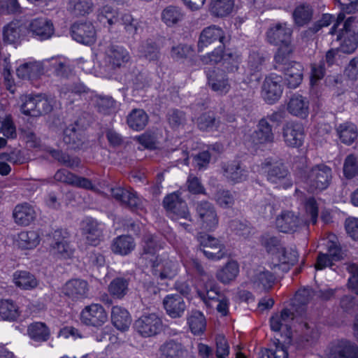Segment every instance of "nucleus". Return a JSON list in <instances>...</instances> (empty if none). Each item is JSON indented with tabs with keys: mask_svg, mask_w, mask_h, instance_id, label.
Masks as SVG:
<instances>
[{
	"mask_svg": "<svg viewBox=\"0 0 358 358\" xmlns=\"http://www.w3.org/2000/svg\"><path fill=\"white\" fill-rule=\"evenodd\" d=\"M225 41L224 31L220 27L211 25L204 28L200 34L198 41L199 52H201L204 48L210 44L218 43L219 45L212 52L203 57V62L214 64L220 62L223 58Z\"/></svg>",
	"mask_w": 358,
	"mask_h": 358,
	"instance_id": "1",
	"label": "nucleus"
},
{
	"mask_svg": "<svg viewBox=\"0 0 358 358\" xmlns=\"http://www.w3.org/2000/svg\"><path fill=\"white\" fill-rule=\"evenodd\" d=\"M260 169L269 182L284 189L292 186L291 174L282 159L273 157L266 158L260 164Z\"/></svg>",
	"mask_w": 358,
	"mask_h": 358,
	"instance_id": "2",
	"label": "nucleus"
},
{
	"mask_svg": "<svg viewBox=\"0 0 358 358\" xmlns=\"http://www.w3.org/2000/svg\"><path fill=\"white\" fill-rule=\"evenodd\" d=\"M196 224L206 231H215L219 224V216L213 203L202 200L194 203Z\"/></svg>",
	"mask_w": 358,
	"mask_h": 358,
	"instance_id": "3",
	"label": "nucleus"
},
{
	"mask_svg": "<svg viewBox=\"0 0 358 358\" xmlns=\"http://www.w3.org/2000/svg\"><path fill=\"white\" fill-rule=\"evenodd\" d=\"M301 178L309 187L310 191H322L330 184L332 178L331 169L324 164H317L304 171Z\"/></svg>",
	"mask_w": 358,
	"mask_h": 358,
	"instance_id": "4",
	"label": "nucleus"
},
{
	"mask_svg": "<svg viewBox=\"0 0 358 358\" xmlns=\"http://www.w3.org/2000/svg\"><path fill=\"white\" fill-rule=\"evenodd\" d=\"M162 205L171 220L192 221L187 204L182 198L180 192H175L166 195L163 199Z\"/></svg>",
	"mask_w": 358,
	"mask_h": 358,
	"instance_id": "5",
	"label": "nucleus"
},
{
	"mask_svg": "<svg viewBox=\"0 0 358 358\" xmlns=\"http://www.w3.org/2000/svg\"><path fill=\"white\" fill-rule=\"evenodd\" d=\"M50 252L55 257L69 259L73 257L75 249L69 241V234L66 230L57 229L52 234Z\"/></svg>",
	"mask_w": 358,
	"mask_h": 358,
	"instance_id": "6",
	"label": "nucleus"
},
{
	"mask_svg": "<svg viewBox=\"0 0 358 358\" xmlns=\"http://www.w3.org/2000/svg\"><path fill=\"white\" fill-rule=\"evenodd\" d=\"M355 20V17H348L343 22V27L338 31L336 38L340 41L339 50L343 53L351 54L358 46V34L352 26Z\"/></svg>",
	"mask_w": 358,
	"mask_h": 358,
	"instance_id": "7",
	"label": "nucleus"
},
{
	"mask_svg": "<svg viewBox=\"0 0 358 358\" xmlns=\"http://www.w3.org/2000/svg\"><path fill=\"white\" fill-rule=\"evenodd\" d=\"M136 331L143 337L155 336L163 329L162 319L155 313H145L134 322Z\"/></svg>",
	"mask_w": 358,
	"mask_h": 358,
	"instance_id": "8",
	"label": "nucleus"
},
{
	"mask_svg": "<svg viewBox=\"0 0 358 358\" xmlns=\"http://www.w3.org/2000/svg\"><path fill=\"white\" fill-rule=\"evenodd\" d=\"M27 33L40 41L50 39L55 34V27L51 20L45 17L31 19L26 24Z\"/></svg>",
	"mask_w": 358,
	"mask_h": 358,
	"instance_id": "9",
	"label": "nucleus"
},
{
	"mask_svg": "<svg viewBox=\"0 0 358 358\" xmlns=\"http://www.w3.org/2000/svg\"><path fill=\"white\" fill-rule=\"evenodd\" d=\"M282 136L287 147L300 148L305 137L303 124L295 121L285 122L282 127Z\"/></svg>",
	"mask_w": 358,
	"mask_h": 358,
	"instance_id": "10",
	"label": "nucleus"
},
{
	"mask_svg": "<svg viewBox=\"0 0 358 358\" xmlns=\"http://www.w3.org/2000/svg\"><path fill=\"white\" fill-rule=\"evenodd\" d=\"M80 320L87 326L99 327L108 320V315L104 308L99 303H92L85 306L80 313Z\"/></svg>",
	"mask_w": 358,
	"mask_h": 358,
	"instance_id": "11",
	"label": "nucleus"
},
{
	"mask_svg": "<svg viewBox=\"0 0 358 358\" xmlns=\"http://www.w3.org/2000/svg\"><path fill=\"white\" fill-rule=\"evenodd\" d=\"M296 315L294 310L288 308H284L280 313L273 315L269 320L271 330L275 332L284 331L286 339L289 343L292 323Z\"/></svg>",
	"mask_w": 358,
	"mask_h": 358,
	"instance_id": "12",
	"label": "nucleus"
},
{
	"mask_svg": "<svg viewBox=\"0 0 358 358\" xmlns=\"http://www.w3.org/2000/svg\"><path fill=\"white\" fill-rule=\"evenodd\" d=\"M292 29L286 22H278L271 26L266 32L269 43L275 45H292Z\"/></svg>",
	"mask_w": 358,
	"mask_h": 358,
	"instance_id": "13",
	"label": "nucleus"
},
{
	"mask_svg": "<svg viewBox=\"0 0 358 358\" xmlns=\"http://www.w3.org/2000/svg\"><path fill=\"white\" fill-rule=\"evenodd\" d=\"M80 230L89 245L96 246L103 238V225L92 217H86L81 222Z\"/></svg>",
	"mask_w": 358,
	"mask_h": 358,
	"instance_id": "14",
	"label": "nucleus"
},
{
	"mask_svg": "<svg viewBox=\"0 0 358 358\" xmlns=\"http://www.w3.org/2000/svg\"><path fill=\"white\" fill-rule=\"evenodd\" d=\"M251 143L254 145H271L275 142V134L272 125L265 119H260L255 130L250 136Z\"/></svg>",
	"mask_w": 358,
	"mask_h": 358,
	"instance_id": "15",
	"label": "nucleus"
},
{
	"mask_svg": "<svg viewBox=\"0 0 358 358\" xmlns=\"http://www.w3.org/2000/svg\"><path fill=\"white\" fill-rule=\"evenodd\" d=\"M159 358H191L188 348L178 339L164 341L159 348Z\"/></svg>",
	"mask_w": 358,
	"mask_h": 358,
	"instance_id": "16",
	"label": "nucleus"
},
{
	"mask_svg": "<svg viewBox=\"0 0 358 358\" xmlns=\"http://www.w3.org/2000/svg\"><path fill=\"white\" fill-rule=\"evenodd\" d=\"M62 293L72 301H80L89 297L90 286L85 280L72 279L63 286Z\"/></svg>",
	"mask_w": 358,
	"mask_h": 358,
	"instance_id": "17",
	"label": "nucleus"
},
{
	"mask_svg": "<svg viewBox=\"0 0 358 358\" xmlns=\"http://www.w3.org/2000/svg\"><path fill=\"white\" fill-rule=\"evenodd\" d=\"M327 358H358V345L346 339L337 341L332 343Z\"/></svg>",
	"mask_w": 358,
	"mask_h": 358,
	"instance_id": "18",
	"label": "nucleus"
},
{
	"mask_svg": "<svg viewBox=\"0 0 358 358\" xmlns=\"http://www.w3.org/2000/svg\"><path fill=\"white\" fill-rule=\"evenodd\" d=\"M129 52L122 46L111 45L106 50L105 60L111 69H120L130 60Z\"/></svg>",
	"mask_w": 358,
	"mask_h": 358,
	"instance_id": "19",
	"label": "nucleus"
},
{
	"mask_svg": "<svg viewBox=\"0 0 358 358\" xmlns=\"http://www.w3.org/2000/svg\"><path fill=\"white\" fill-rule=\"evenodd\" d=\"M71 30L72 38L78 43L92 45L96 41V31L90 22H75Z\"/></svg>",
	"mask_w": 358,
	"mask_h": 358,
	"instance_id": "20",
	"label": "nucleus"
},
{
	"mask_svg": "<svg viewBox=\"0 0 358 358\" xmlns=\"http://www.w3.org/2000/svg\"><path fill=\"white\" fill-rule=\"evenodd\" d=\"M112 196L117 201L126 205L131 210H136L143 208V202L133 189H127L122 187H115L110 189Z\"/></svg>",
	"mask_w": 358,
	"mask_h": 358,
	"instance_id": "21",
	"label": "nucleus"
},
{
	"mask_svg": "<svg viewBox=\"0 0 358 358\" xmlns=\"http://www.w3.org/2000/svg\"><path fill=\"white\" fill-rule=\"evenodd\" d=\"M222 169L226 180L232 184L243 182L248 176V169L240 161L234 160L224 163Z\"/></svg>",
	"mask_w": 358,
	"mask_h": 358,
	"instance_id": "22",
	"label": "nucleus"
},
{
	"mask_svg": "<svg viewBox=\"0 0 358 358\" xmlns=\"http://www.w3.org/2000/svg\"><path fill=\"white\" fill-rule=\"evenodd\" d=\"M196 294L208 308H213L214 303L224 296L216 282L210 279L196 289Z\"/></svg>",
	"mask_w": 358,
	"mask_h": 358,
	"instance_id": "23",
	"label": "nucleus"
},
{
	"mask_svg": "<svg viewBox=\"0 0 358 358\" xmlns=\"http://www.w3.org/2000/svg\"><path fill=\"white\" fill-rule=\"evenodd\" d=\"M281 83V76L275 74L266 78L262 87V94L268 103L272 104L280 98L282 94Z\"/></svg>",
	"mask_w": 358,
	"mask_h": 358,
	"instance_id": "24",
	"label": "nucleus"
},
{
	"mask_svg": "<svg viewBox=\"0 0 358 358\" xmlns=\"http://www.w3.org/2000/svg\"><path fill=\"white\" fill-rule=\"evenodd\" d=\"M150 265L152 274L159 276L161 280L171 279L178 273V264L176 262L171 260L161 261L157 257L150 260Z\"/></svg>",
	"mask_w": 358,
	"mask_h": 358,
	"instance_id": "25",
	"label": "nucleus"
},
{
	"mask_svg": "<svg viewBox=\"0 0 358 358\" xmlns=\"http://www.w3.org/2000/svg\"><path fill=\"white\" fill-rule=\"evenodd\" d=\"M163 306L166 314L173 319L182 317L187 308L183 297L178 294L166 295L163 299Z\"/></svg>",
	"mask_w": 358,
	"mask_h": 358,
	"instance_id": "26",
	"label": "nucleus"
},
{
	"mask_svg": "<svg viewBox=\"0 0 358 358\" xmlns=\"http://www.w3.org/2000/svg\"><path fill=\"white\" fill-rule=\"evenodd\" d=\"M27 29L25 24L14 20L4 26L3 39L5 43L15 44L19 43L27 34Z\"/></svg>",
	"mask_w": 358,
	"mask_h": 358,
	"instance_id": "27",
	"label": "nucleus"
},
{
	"mask_svg": "<svg viewBox=\"0 0 358 358\" xmlns=\"http://www.w3.org/2000/svg\"><path fill=\"white\" fill-rule=\"evenodd\" d=\"M302 224V221L294 212L289 210L282 211L277 217L276 227L283 233H293Z\"/></svg>",
	"mask_w": 358,
	"mask_h": 358,
	"instance_id": "28",
	"label": "nucleus"
},
{
	"mask_svg": "<svg viewBox=\"0 0 358 358\" xmlns=\"http://www.w3.org/2000/svg\"><path fill=\"white\" fill-rule=\"evenodd\" d=\"M309 100L299 94H293L289 99L287 110L293 116L304 119L309 114Z\"/></svg>",
	"mask_w": 358,
	"mask_h": 358,
	"instance_id": "29",
	"label": "nucleus"
},
{
	"mask_svg": "<svg viewBox=\"0 0 358 358\" xmlns=\"http://www.w3.org/2000/svg\"><path fill=\"white\" fill-rule=\"evenodd\" d=\"M313 6L307 2L296 5L292 14L294 24L297 27L308 24L313 20Z\"/></svg>",
	"mask_w": 358,
	"mask_h": 358,
	"instance_id": "30",
	"label": "nucleus"
},
{
	"mask_svg": "<svg viewBox=\"0 0 358 358\" xmlns=\"http://www.w3.org/2000/svg\"><path fill=\"white\" fill-rule=\"evenodd\" d=\"M274 275L265 269H257L250 276V282L255 289L259 291L270 289L275 282Z\"/></svg>",
	"mask_w": 358,
	"mask_h": 358,
	"instance_id": "31",
	"label": "nucleus"
},
{
	"mask_svg": "<svg viewBox=\"0 0 358 358\" xmlns=\"http://www.w3.org/2000/svg\"><path fill=\"white\" fill-rule=\"evenodd\" d=\"M303 65L299 62L290 63L285 69L281 71L284 74L285 83L289 88L295 89L303 80Z\"/></svg>",
	"mask_w": 358,
	"mask_h": 358,
	"instance_id": "32",
	"label": "nucleus"
},
{
	"mask_svg": "<svg viewBox=\"0 0 358 358\" xmlns=\"http://www.w3.org/2000/svg\"><path fill=\"white\" fill-rule=\"evenodd\" d=\"M111 321L114 327L121 331L128 330L131 322L129 312L121 306H113L111 311Z\"/></svg>",
	"mask_w": 358,
	"mask_h": 358,
	"instance_id": "33",
	"label": "nucleus"
},
{
	"mask_svg": "<svg viewBox=\"0 0 358 358\" xmlns=\"http://www.w3.org/2000/svg\"><path fill=\"white\" fill-rule=\"evenodd\" d=\"M135 246L134 240L131 236L122 235L113 239L110 248L113 253L124 256L131 253Z\"/></svg>",
	"mask_w": 358,
	"mask_h": 358,
	"instance_id": "34",
	"label": "nucleus"
},
{
	"mask_svg": "<svg viewBox=\"0 0 358 358\" xmlns=\"http://www.w3.org/2000/svg\"><path fill=\"white\" fill-rule=\"evenodd\" d=\"M315 295L314 291L310 288L299 289L295 294L292 302V309L298 315L306 312V306L312 300Z\"/></svg>",
	"mask_w": 358,
	"mask_h": 358,
	"instance_id": "35",
	"label": "nucleus"
},
{
	"mask_svg": "<svg viewBox=\"0 0 358 358\" xmlns=\"http://www.w3.org/2000/svg\"><path fill=\"white\" fill-rule=\"evenodd\" d=\"M16 73L22 79H34L43 73V66L40 62H29L20 65Z\"/></svg>",
	"mask_w": 358,
	"mask_h": 358,
	"instance_id": "36",
	"label": "nucleus"
},
{
	"mask_svg": "<svg viewBox=\"0 0 358 358\" xmlns=\"http://www.w3.org/2000/svg\"><path fill=\"white\" fill-rule=\"evenodd\" d=\"M40 243V236L36 231H22L15 239V245L22 250H31Z\"/></svg>",
	"mask_w": 358,
	"mask_h": 358,
	"instance_id": "37",
	"label": "nucleus"
},
{
	"mask_svg": "<svg viewBox=\"0 0 358 358\" xmlns=\"http://www.w3.org/2000/svg\"><path fill=\"white\" fill-rule=\"evenodd\" d=\"M187 324L191 332L194 335H201L206 328V320L202 312L192 310L187 317Z\"/></svg>",
	"mask_w": 358,
	"mask_h": 358,
	"instance_id": "38",
	"label": "nucleus"
},
{
	"mask_svg": "<svg viewBox=\"0 0 358 358\" xmlns=\"http://www.w3.org/2000/svg\"><path fill=\"white\" fill-rule=\"evenodd\" d=\"M238 273V264L234 260H230L223 267L217 270L216 278L220 282L227 285L234 280Z\"/></svg>",
	"mask_w": 358,
	"mask_h": 358,
	"instance_id": "39",
	"label": "nucleus"
},
{
	"mask_svg": "<svg viewBox=\"0 0 358 358\" xmlns=\"http://www.w3.org/2000/svg\"><path fill=\"white\" fill-rule=\"evenodd\" d=\"M36 217V213L31 206L23 203L15 206L13 217L15 222L20 225H29Z\"/></svg>",
	"mask_w": 358,
	"mask_h": 358,
	"instance_id": "40",
	"label": "nucleus"
},
{
	"mask_svg": "<svg viewBox=\"0 0 358 358\" xmlns=\"http://www.w3.org/2000/svg\"><path fill=\"white\" fill-rule=\"evenodd\" d=\"M13 282L17 287L24 290L34 289L38 285L35 275L27 271H15L13 273Z\"/></svg>",
	"mask_w": 358,
	"mask_h": 358,
	"instance_id": "41",
	"label": "nucleus"
},
{
	"mask_svg": "<svg viewBox=\"0 0 358 358\" xmlns=\"http://www.w3.org/2000/svg\"><path fill=\"white\" fill-rule=\"evenodd\" d=\"M63 141L69 149H79L83 145L81 134L77 129V124H71L63 133Z\"/></svg>",
	"mask_w": 358,
	"mask_h": 358,
	"instance_id": "42",
	"label": "nucleus"
},
{
	"mask_svg": "<svg viewBox=\"0 0 358 358\" xmlns=\"http://www.w3.org/2000/svg\"><path fill=\"white\" fill-rule=\"evenodd\" d=\"M148 119V115L143 109L135 108L128 115L127 122L133 130L141 131L147 125Z\"/></svg>",
	"mask_w": 358,
	"mask_h": 358,
	"instance_id": "43",
	"label": "nucleus"
},
{
	"mask_svg": "<svg viewBox=\"0 0 358 358\" xmlns=\"http://www.w3.org/2000/svg\"><path fill=\"white\" fill-rule=\"evenodd\" d=\"M94 3L92 0H69L67 10L75 16H85L92 12Z\"/></svg>",
	"mask_w": 358,
	"mask_h": 358,
	"instance_id": "44",
	"label": "nucleus"
},
{
	"mask_svg": "<svg viewBox=\"0 0 358 358\" xmlns=\"http://www.w3.org/2000/svg\"><path fill=\"white\" fill-rule=\"evenodd\" d=\"M336 132L341 141L346 145H351L358 136L357 127L351 122L340 124L336 127Z\"/></svg>",
	"mask_w": 358,
	"mask_h": 358,
	"instance_id": "45",
	"label": "nucleus"
},
{
	"mask_svg": "<svg viewBox=\"0 0 358 358\" xmlns=\"http://www.w3.org/2000/svg\"><path fill=\"white\" fill-rule=\"evenodd\" d=\"M293 52L292 45H282L279 47L274 55V68L281 71L285 69L293 61H289V57Z\"/></svg>",
	"mask_w": 358,
	"mask_h": 358,
	"instance_id": "46",
	"label": "nucleus"
},
{
	"mask_svg": "<svg viewBox=\"0 0 358 358\" xmlns=\"http://www.w3.org/2000/svg\"><path fill=\"white\" fill-rule=\"evenodd\" d=\"M119 22L123 26L125 33L131 38H134L142 30L141 22L130 13L120 14Z\"/></svg>",
	"mask_w": 358,
	"mask_h": 358,
	"instance_id": "47",
	"label": "nucleus"
},
{
	"mask_svg": "<svg viewBox=\"0 0 358 358\" xmlns=\"http://www.w3.org/2000/svg\"><path fill=\"white\" fill-rule=\"evenodd\" d=\"M138 52L141 57L150 62L158 61L160 57L159 48L152 39L143 41L138 48Z\"/></svg>",
	"mask_w": 358,
	"mask_h": 358,
	"instance_id": "48",
	"label": "nucleus"
},
{
	"mask_svg": "<svg viewBox=\"0 0 358 358\" xmlns=\"http://www.w3.org/2000/svg\"><path fill=\"white\" fill-rule=\"evenodd\" d=\"M129 280L122 277L114 278L108 285V292L115 299H122L128 293Z\"/></svg>",
	"mask_w": 358,
	"mask_h": 358,
	"instance_id": "49",
	"label": "nucleus"
},
{
	"mask_svg": "<svg viewBox=\"0 0 358 358\" xmlns=\"http://www.w3.org/2000/svg\"><path fill=\"white\" fill-rule=\"evenodd\" d=\"M184 13L178 6H169L162 12V20L168 26L173 27L183 20Z\"/></svg>",
	"mask_w": 358,
	"mask_h": 358,
	"instance_id": "50",
	"label": "nucleus"
},
{
	"mask_svg": "<svg viewBox=\"0 0 358 358\" xmlns=\"http://www.w3.org/2000/svg\"><path fill=\"white\" fill-rule=\"evenodd\" d=\"M0 316L3 320L15 321L20 316L19 307L13 300L0 301Z\"/></svg>",
	"mask_w": 358,
	"mask_h": 358,
	"instance_id": "51",
	"label": "nucleus"
},
{
	"mask_svg": "<svg viewBox=\"0 0 358 358\" xmlns=\"http://www.w3.org/2000/svg\"><path fill=\"white\" fill-rule=\"evenodd\" d=\"M29 337L36 342H45L48 340L50 332L48 327L43 322H34L28 327Z\"/></svg>",
	"mask_w": 358,
	"mask_h": 358,
	"instance_id": "52",
	"label": "nucleus"
},
{
	"mask_svg": "<svg viewBox=\"0 0 358 358\" xmlns=\"http://www.w3.org/2000/svg\"><path fill=\"white\" fill-rule=\"evenodd\" d=\"M234 5V0H212L210 11L214 16L225 17L231 13Z\"/></svg>",
	"mask_w": 358,
	"mask_h": 358,
	"instance_id": "53",
	"label": "nucleus"
},
{
	"mask_svg": "<svg viewBox=\"0 0 358 358\" xmlns=\"http://www.w3.org/2000/svg\"><path fill=\"white\" fill-rule=\"evenodd\" d=\"M301 337L302 341L307 343H313L316 341L320 333L315 322L312 321H301L300 323Z\"/></svg>",
	"mask_w": 358,
	"mask_h": 358,
	"instance_id": "54",
	"label": "nucleus"
},
{
	"mask_svg": "<svg viewBox=\"0 0 358 358\" xmlns=\"http://www.w3.org/2000/svg\"><path fill=\"white\" fill-rule=\"evenodd\" d=\"M208 84L213 91L221 94L227 93L230 89L228 78L224 73H216L209 77Z\"/></svg>",
	"mask_w": 358,
	"mask_h": 358,
	"instance_id": "55",
	"label": "nucleus"
},
{
	"mask_svg": "<svg viewBox=\"0 0 358 358\" xmlns=\"http://www.w3.org/2000/svg\"><path fill=\"white\" fill-rule=\"evenodd\" d=\"M164 243L159 236L148 234L143 237V252L145 255H154L163 248Z\"/></svg>",
	"mask_w": 358,
	"mask_h": 358,
	"instance_id": "56",
	"label": "nucleus"
},
{
	"mask_svg": "<svg viewBox=\"0 0 358 358\" xmlns=\"http://www.w3.org/2000/svg\"><path fill=\"white\" fill-rule=\"evenodd\" d=\"M120 15L109 6H104L98 10L97 18L100 22L112 26L120 21Z\"/></svg>",
	"mask_w": 358,
	"mask_h": 358,
	"instance_id": "57",
	"label": "nucleus"
},
{
	"mask_svg": "<svg viewBox=\"0 0 358 358\" xmlns=\"http://www.w3.org/2000/svg\"><path fill=\"white\" fill-rule=\"evenodd\" d=\"M95 106L97 110L104 115L113 113L116 110V102L108 96L98 95L95 96Z\"/></svg>",
	"mask_w": 358,
	"mask_h": 358,
	"instance_id": "58",
	"label": "nucleus"
},
{
	"mask_svg": "<svg viewBox=\"0 0 358 358\" xmlns=\"http://www.w3.org/2000/svg\"><path fill=\"white\" fill-rule=\"evenodd\" d=\"M265 57L263 54L258 52H252L248 57L247 71L250 76H255L260 72L264 66Z\"/></svg>",
	"mask_w": 358,
	"mask_h": 358,
	"instance_id": "59",
	"label": "nucleus"
},
{
	"mask_svg": "<svg viewBox=\"0 0 358 358\" xmlns=\"http://www.w3.org/2000/svg\"><path fill=\"white\" fill-rule=\"evenodd\" d=\"M215 201L222 208H231L235 204L236 194L227 189H220L215 194Z\"/></svg>",
	"mask_w": 358,
	"mask_h": 358,
	"instance_id": "60",
	"label": "nucleus"
},
{
	"mask_svg": "<svg viewBox=\"0 0 358 358\" xmlns=\"http://www.w3.org/2000/svg\"><path fill=\"white\" fill-rule=\"evenodd\" d=\"M49 153L55 159L67 167L74 169L80 166V160L79 158H71L68 154L61 150L52 149L49 151Z\"/></svg>",
	"mask_w": 358,
	"mask_h": 358,
	"instance_id": "61",
	"label": "nucleus"
},
{
	"mask_svg": "<svg viewBox=\"0 0 358 358\" xmlns=\"http://www.w3.org/2000/svg\"><path fill=\"white\" fill-rule=\"evenodd\" d=\"M259 241L261 245L268 253L278 254L279 250L282 247L280 240L278 238V237L271 235L269 234H265L261 236Z\"/></svg>",
	"mask_w": 358,
	"mask_h": 358,
	"instance_id": "62",
	"label": "nucleus"
},
{
	"mask_svg": "<svg viewBox=\"0 0 358 358\" xmlns=\"http://www.w3.org/2000/svg\"><path fill=\"white\" fill-rule=\"evenodd\" d=\"M277 255L279 262L282 264L294 265L298 262L299 253L293 247L282 246Z\"/></svg>",
	"mask_w": 358,
	"mask_h": 358,
	"instance_id": "63",
	"label": "nucleus"
},
{
	"mask_svg": "<svg viewBox=\"0 0 358 358\" xmlns=\"http://www.w3.org/2000/svg\"><path fill=\"white\" fill-rule=\"evenodd\" d=\"M343 174L348 179H352L358 174V157L355 154L348 155L343 164Z\"/></svg>",
	"mask_w": 358,
	"mask_h": 358,
	"instance_id": "64",
	"label": "nucleus"
}]
</instances>
